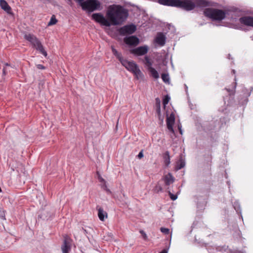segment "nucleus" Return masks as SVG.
Returning a JSON list of instances; mask_svg holds the SVG:
<instances>
[{
    "instance_id": "1",
    "label": "nucleus",
    "mask_w": 253,
    "mask_h": 253,
    "mask_svg": "<svg viewBox=\"0 0 253 253\" xmlns=\"http://www.w3.org/2000/svg\"><path fill=\"white\" fill-rule=\"evenodd\" d=\"M106 18L100 13H93L92 19L96 22L106 27L123 24L128 16V11L119 4L110 5L106 11Z\"/></svg>"
},
{
    "instance_id": "2",
    "label": "nucleus",
    "mask_w": 253,
    "mask_h": 253,
    "mask_svg": "<svg viewBox=\"0 0 253 253\" xmlns=\"http://www.w3.org/2000/svg\"><path fill=\"white\" fill-rule=\"evenodd\" d=\"M204 13L206 17L214 21H221L226 16V13L224 11L212 8H206Z\"/></svg>"
},
{
    "instance_id": "3",
    "label": "nucleus",
    "mask_w": 253,
    "mask_h": 253,
    "mask_svg": "<svg viewBox=\"0 0 253 253\" xmlns=\"http://www.w3.org/2000/svg\"><path fill=\"white\" fill-rule=\"evenodd\" d=\"M24 38L32 44L33 47L39 50L45 57L47 56V53L44 49L41 42L35 35L31 34H26Z\"/></svg>"
},
{
    "instance_id": "4",
    "label": "nucleus",
    "mask_w": 253,
    "mask_h": 253,
    "mask_svg": "<svg viewBox=\"0 0 253 253\" xmlns=\"http://www.w3.org/2000/svg\"><path fill=\"white\" fill-rule=\"evenodd\" d=\"M101 3L97 0H86L82 5L83 10L91 12L100 9Z\"/></svg>"
},
{
    "instance_id": "5",
    "label": "nucleus",
    "mask_w": 253,
    "mask_h": 253,
    "mask_svg": "<svg viewBox=\"0 0 253 253\" xmlns=\"http://www.w3.org/2000/svg\"><path fill=\"white\" fill-rule=\"evenodd\" d=\"M177 7L186 11L192 10L195 8L194 0H178Z\"/></svg>"
},
{
    "instance_id": "6",
    "label": "nucleus",
    "mask_w": 253,
    "mask_h": 253,
    "mask_svg": "<svg viewBox=\"0 0 253 253\" xmlns=\"http://www.w3.org/2000/svg\"><path fill=\"white\" fill-rule=\"evenodd\" d=\"M136 30V26L131 24L124 26L119 29V33L122 36L130 35L135 32Z\"/></svg>"
},
{
    "instance_id": "7",
    "label": "nucleus",
    "mask_w": 253,
    "mask_h": 253,
    "mask_svg": "<svg viewBox=\"0 0 253 253\" xmlns=\"http://www.w3.org/2000/svg\"><path fill=\"white\" fill-rule=\"evenodd\" d=\"M121 64L124 66L128 71L133 73L134 71L138 68V65L133 61H128L126 59H124L121 61Z\"/></svg>"
},
{
    "instance_id": "8",
    "label": "nucleus",
    "mask_w": 253,
    "mask_h": 253,
    "mask_svg": "<svg viewBox=\"0 0 253 253\" xmlns=\"http://www.w3.org/2000/svg\"><path fill=\"white\" fill-rule=\"evenodd\" d=\"M148 46L146 45L139 46L130 50V53L136 56L145 55L148 51Z\"/></svg>"
},
{
    "instance_id": "9",
    "label": "nucleus",
    "mask_w": 253,
    "mask_h": 253,
    "mask_svg": "<svg viewBox=\"0 0 253 253\" xmlns=\"http://www.w3.org/2000/svg\"><path fill=\"white\" fill-rule=\"evenodd\" d=\"M174 122L175 115L174 113H171L169 116L167 115L166 120L167 128L172 133H174V131L173 128V125L174 123Z\"/></svg>"
},
{
    "instance_id": "10",
    "label": "nucleus",
    "mask_w": 253,
    "mask_h": 253,
    "mask_svg": "<svg viewBox=\"0 0 253 253\" xmlns=\"http://www.w3.org/2000/svg\"><path fill=\"white\" fill-rule=\"evenodd\" d=\"M240 22L246 26L253 27V17L246 16L239 19Z\"/></svg>"
},
{
    "instance_id": "11",
    "label": "nucleus",
    "mask_w": 253,
    "mask_h": 253,
    "mask_svg": "<svg viewBox=\"0 0 253 253\" xmlns=\"http://www.w3.org/2000/svg\"><path fill=\"white\" fill-rule=\"evenodd\" d=\"M125 42L127 44L130 45H136L139 43V41L138 38L136 36H132L127 38H125Z\"/></svg>"
},
{
    "instance_id": "12",
    "label": "nucleus",
    "mask_w": 253,
    "mask_h": 253,
    "mask_svg": "<svg viewBox=\"0 0 253 253\" xmlns=\"http://www.w3.org/2000/svg\"><path fill=\"white\" fill-rule=\"evenodd\" d=\"M178 0H158V2L162 5L177 7Z\"/></svg>"
},
{
    "instance_id": "13",
    "label": "nucleus",
    "mask_w": 253,
    "mask_h": 253,
    "mask_svg": "<svg viewBox=\"0 0 253 253\" xmlns=\"http://www.w3.org/2000/svg\"><path fill=\"white\" fill-rule=\"evenodd\" d=\"M0 6L8 14L13 15L11 7L5 0H0Z\"/></svg>"
},
{
    "instance_id": "14",
    "label": "nucleus",
    "mask_w": 253,
    "mask_h": 253,
    "mask_svg": "<svg viewBox=\"0 0 253 253\" xmlns=\"http://www.w3.org/2000/svg\"><path fill=\"white\" fill-rule=\"evenodd\" d=\"M195 7H205L211 5L210 2L207 0H194Z\"/></svg>"
},
{
    "instance_id": "15",
    "label": "nucleus",
    "mask_w": 253,
    "mask_h": 253,
    "mask_svg": "<svg viewBox=\"0 0 253 253\" xmlns=\"http://www.w3.org/2000/svg\"><path fill=\"white\" fill-rule=\"evenodd\" d=\"M163 180L164 181L165 185L168 186L174 182V178L171 173H169L163 178Z\"/></svg>"
},
{
    "instance_id": "16",
    "label": "nucleus",
    "mask_w": 253,
    "mask_h": 253,
    "mask_svg": "<svg viewBox=\"0 0 253 253\" xmlns=\"http://www.w3.org/2000/svg\"><path fill=\"white\" fill-rule=\"evenodd\" d=\"M155 41L158 44L163 46L165 44L166 37L163 33H160L157 35Z\"/></svg>"
},
{
    "instance_id": "17",
    "label": "nucleus",
    "mask_w": 253,
    "mask_h": 253,
    "mask_svg": "<svg viewBox=\"0 0 253 253\" xmlns=\"http://www.w3.org/2000/svg\"><path fill=\"white\" fill-rule=\"evenodd\" d=\"M61 249L63 253H69V251L71 249L70 245L69 243L67 240H64L63 244L62 245Z\"/></svg>"
},
{
    "instance_id": "18",
    "label": "nucleus",
    "mask_w": 253,
    "mask_h": 253,
    "mask_svg": "<svg viewBox=\"0 0 253 253\" xmlns=\"http://www.w3.org/2000/svg\"><path fill=\"white\" fill-rule=\"evenodd\" d=\"M98 216L99 219L101 221H104L105 217H107V213L106 212L104 211L103 209L101 208H99L98 209Z\"/></svg>"
},
{
    "instance_id": "19",
    "label": "nucleus",
    "mask_w": 253,
    "mask_h": 253,
    "mask_svg": "<svg viewBox=\"0 0 253 253\" xmlns=\"http://www.w3.org/2000/svg\"><path fill=\"white\" fill-rule=\"evenodd\" d=\"M111 49L113 54L118 59L120 62H121V61H123L124 59L122 56V54L118 52L113 46H111Z\"/></svg>"
},
{
    "instance_id": "20",
    "label": "nucleus",
    "mask_w": 253,
    "mask_h": 253,
    "mask_svg": "<svg viewBox=\"0 0 253 253\" xmlns=\"http://www.w3.org/2000/svg\"><path fill=\"white\" fill-rule=\"evenodd\" d=\"M156 110L159 118L161 115V101L159 98H156Z\"/></svg>"
},
{
    "instance_id": "21",
    "label": "nucleus",
    "mask_w": 253,
    "mask_h": 253,
    "mask_svg": "<svg viewBox=\"0 0 253 253\" xmlns=\"http://www.w3.org/2000/svg\"><path fill=\"white\" fill-rule=\"evenodd\" d=\"M144 63L147 67L148 70L153 68L152 66V62L150 61V58L147 56H146L144 58Z\"/></svg>"
},
{
    "instance_id": "22",
    "label": "nucleus",
    "mask_w": 253,
    "mask_h": 253,
    "mask_svg": "<svg viewBox=\"0 0 253 253\" xmlns=\"http://www.w3.org/2000/svg\"><path fill=\"white\" fill-rule=\"evenodd\" d=\"M132 73L134 74V75L135 76V78L137 80L141 79L143 77V75L139 69V67L137 68V69H136Z\"/></svg>"
},
{
    "instance_id": "23",
    "label": "nucleus",
    "mask_w": 253,
    "mask_h": 253,
    "mask_svg": "<svg viewBox=\"0 0 253 253\" xmlns=\"http://www.w3.org/2000/svg\"><path fill=\"white\" fill-rule=\"evenodd\" d=\"M164 162L166 166H168L170 164V156L168 151L166 152L164 155Z\"/></svg>"
},
{
    "instance_id": "24",
    "label": "nucleus",
    "mask_w": 253,
    "mask_h": 253,
    "mask_svg": "<svg viewBox=\"0 0 253 253\" xmlns=\"http://www.w3.org/2000/svg\"><path fill=\"white\" fill-rule=\"evenodd\" d=\"M148 71L154 78L158 79L159 78V75L158 72L154 68L149 69Z\"/></svg>"
},
{
    "instance_id": "25",
    "label": "nucleus",
    "mask_w": 253,
    "mask_h": 253,
    "mask_svg": "<svg viewBox=\"0 0 253 253\" xmlns=\"http://www.w3.org/2000/svg\"><path fill=\"white\" fill-rule=\"evenodd\" d=\"M185 166V162L181 158L179 162L177 163L176 166V169L179 170L183 168Z\"/></svg>"
},
{
    "instance_id": "26",
    "label": "nucleus",
    "mask_w": 253,
    "mask_h": 253,
    "mask_svg": "<svg viewBox=\"0 0 253 253\" xmlns=\"http://www.w3.org/2000/svg\"><path fill=\"white\" fill-rule=\"evenodd\" d=\"M57 22V20L56 19L54 15H52L50 19L49 22L48 23V26H51L55 24Z\"/></svg>"
},
{
    "instance_id": "27",
    "label": "nucleus",
    "mask_w": 253,
    "mask_h": 253,
    "mask_svg": "<svg viewBox=\"0 0 253 253\" xmlns=\"http://www.w3.org/2000/svg\"><path fill=\"white\" fill-rule=\"evenodd\" d=\"M170 100V97L169 95H166L165 96L163 100V104L164 105V108H165L166 105L169 103V101Z\"/></svg>"
},
{
    "instance_id": "28",
    "label": "nucleus",
    "mask_w": 253,
    "mask_h": 253,
    "mask_svg": "<svg viewBox=\"0 0 253 253\" xmlns=\"http://www.w3.org/2000/svg\"><path fill=\"white\" fill-rule=\"evenodd\" d=\"M162 79L165 83L169 82V76L168 74L163 73L162 74Z\"/></svg>"
},
{
    "instance_id": "29",
    "label": "nucleus",
    "mask_w": 253,
    "mask_h": 253,
    "mask_svg": "<svg viewBox=\"0 0 253 253\" xmlns=\"http://www.w3.org/2000/svg\"><path fill=\"white\" fill-rule=\"evenodd\" d=\"M101 187L102 188L106 191V192L108 193V194H111V191L110 190V189H109L107 186V185H106V182L103 183V184L101 186Z\"/></svg>"
},
{
    "instance_id": "30",
    "label": "nucleus",
    "mask_w": 253,
    "mask_h": 253,
    "mask_svg": "<svg viewBox=\"0 0 253 253\" xmlns=\"http://www.w3.org/2000/svg\"><path fill=\"white\" fill-rule=\"evenodd\" d=\"M10 65L7 63L4 64V67L3 68L2 72L3 74L4 75H6L8 72L7 67H9Z\"/></svg>"
},
{
    "instance_id": "31",
    "label": "nucleus",
    "mask_w": 253,
    "mask_h": 253,
    "mask_svg": "<svg viewBox=\"0 0 253 253\" xmlns=\"http://www.w3.org/2000/svg\"><path fill=\"white\" fill-rule=\"evenodd\" d=\"M154 192L156 193H159L160 191H162V187L159 184H157L154 189Z\"/></svg>"
},
{
    "instance_id": "32",
    "label": "nucleus",
    "mask_w": 253,
    "mask_h": 253,
    "mask_svg": "<svg viewBox=\"0 0 253 253\" xmlns=\"http://www.w3.org/2000/svg\"><path fill=\"white\" fill-rule=\"evenodd\" d=\"M160 230L163 233L165 234H169V230L168 228L161 227Z\"/></svg>"
},
{
    "instance_id": "33",
    "label": "nucleus",
    "mask_w": 253,
    "mask_h": 253,
    "mask_svg": "<svg viewBox=\"0 0 253 253\" xmlns=\"http://www.w3.org/2000/svg\"><path fill=\"white\" fill-rule=\"evenodd\" d=\"M169 194L170 199L174 201L177 199V196L176 195H174V194H172L170 191L169 192Z\"/></svg>"
},
{
    "instance_id": "34",
    "label": "nucleus",
    "mask_w": 253,
    "mask_h": 253,
    "mask_svg": "<svg viewBox=\"0 0 253 253\" xmlns=\"http://www.w3.org/2000/svg\"><path fill=\"white\" fill-rule=\"evenodd\" d=\"M5 213L3 211H2L1 207L0 206V217L2 219H5Z\"/></svg>"
},
{
    "instance_id": "35",
    "label": "nucleus",
    "mask_w": 253,
    "mask_h": 253,
    "mask_svg": "<svg viewBox=\"0 0 253 253\" xmlns=\"http://www.w3.org/2000/svg\"><path fill=\"white\" fill-rule=\"evenodd\" d=\"M140 233L141 234L142 236H143V239L145 240H146L147 239V235L146 234V233L143 230H140Z\"/></svg>"
},
{
    "instance_id": "36",
    "label": "nucleus",
    "mask_w": 253,
    "mask_h": 253,
    "mask_svg": "<svg viewBox=\"0 0 253 253\" xmlns=\"http://www.w3.org/2000/svg\"><path fill=\"white\" fill-rule=\"evenodd\" d=\"M98 179H99V181H100V182L104 183V182H106V181H105V180H104V178H103L101 176V175H98Z\"/></svg>"
},
{
    "instance_id": "37",
    "label": "nucleus",
    "mask_w": 253,
    "mask_h": 253,
    "mask_svg": "<svg viewBox=\"0 0 253 253\" xmlns=\"http://www.w3.org/2000/svg\"><path fill=\"white\" fill-rule=\"evenodd\" d=\"M77 2L79 3V4L82 6V5L84 2V0H75Z\"/></svg>"
},
{
    "instance_id": "38",
    "label": "nucleus",
    "mask_w": 253,
    "mask_h": 253,
    "mask_svg": "<svg viewBox=\"0 0 253 253\" xmlns=\"http://www.w3.org/2000/svg\"><path fill=\"white\" fill-rule=\"evenodd\" d=\"M137 157L139 159H141L143 157V151L141 150L138 154V155H137Z\"/></svg>"
},
{
    "instance_id": "39",
    "label": "nucleus",
    "mask_w": 253,
    "mask_h": 253,
    "mask_svg": "<svg viewBox=\"0 0 253 253\" xmlns=\"http://www.w3.org/2000/svg\"><path fill=\"white\" fill-rule=\"evenodd\" d=\"M37 67L39 69H45V67L41 64L37 65Z\"/></svg>"
},
{
    "instance_id": "40",
    "label": "nucleus",
    "mask_w": 253,
    "mask_h": 253,
    "mask_svg": "<svg viewBox=\"0 0 253 253\" xmlns=\"http://www.w3.org/2000/svg\"><path fill=\"white\" fill-rule=\"evenodd\" d=\"M168 253V249H164L162 250L161 252L159 253Z\"/></svg>"
},
{
    "instance_id": "41",
    "label": "nucleus",
    "mask_w": 253,
    "mask_h": 253,
    "mask_svg": "<svg viewBox=\"0 0 253 253\" xmlns=\"http://www.w3.org/2000/svg\"><path fill=\"white\" fill-rule=\"evenodd\" d=\"M225 89H226L228 92H229L230 94H231L230 93V92H232V90H230V89H228L227 88H225Z\"/></svg>"
},
{
    "instance_id": "42",
    "label": "nucleus",
    "mask_w": 253,
    "mask_h": 253,
    "mask_svg": "<svg viewBox=\"0 0 253 253\" xmlns=\"http://www.w3.org/2000/svg\"><path fill=\"white\" fill-rule=\"evenodd\" d=\"M178 129L179 130V131H180V133L181 134H182V130H181V127H180L179 126H178Z\"/></svg>"
},
{
    "instance_id": "43",
    "label": "nucleus",
    "mask_w": 253,
    "mask_h": 253,
    "mask_svg": "<svg viewBox=\"0 0 253 253\" xmlns=\"http://www.w3.org/2000/svg\"><path fill=\"white\" fill-rule=\"evenodd\" d=\"M232 72L233 74H235V70H232Z\"/></svg>"
},
{
    "instance_id": "44",
    "label": "nucleus",
    "mask_w": 253,
    "mask_h": 253,
    "mask_svg": "<svg viewBox=\"0 0 253 253\" xmlns=\"http://www.w3.org/2000/svg\"><path fill=\"white\" fill-rule=\"evenodd\" d=\"M236 83H235V84L234 86V89H235L236 88Z\"/></svg>"
},
{
    "instance_id": "45",
    "label": "nucleus",
    "mask_w": 253,
    "mask_h": 253,
    "mask_svg": "<svg viewBox=\"0 0 253 253\" xmlns=\"http://www.w3.org/2000/svg\"><path fill=\"white\" fill-rule=\"evenodd\" d=\"M118 121H119V120H118V122L117 123V126L118 125Z\"/></svg>"
}]
</instances>
